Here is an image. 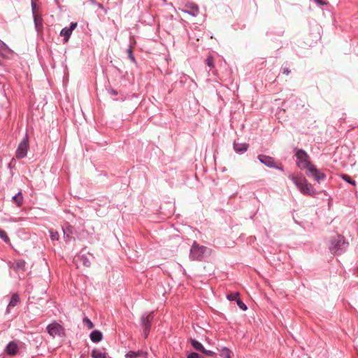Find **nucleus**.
<instances>
[{"instance_id": "obj_1", "label": "nucleus", "mask_w": 358, "mask_h": 358, "mask_svg": "<svg viewBox=\"0 0 358 358\" xmlns=\"http://www.w3.org/2000/svg\"><path fill=\"white\" fill-rule=\"evenodd\" d=\"M297 159L296 164L301 169H307L309 175L313 176L315 179L319 182L325 178V175L321 173L317 168L311 164L310 158L308 154L303 150H298L296 152Z\"/></svg>"}, {"instance_id": "obj_2", "label": "nucleus", "mask_w": 358, "mask_h": 358, "mask_svg": "<svg viewBox=\"0 0 358 358\" xmlns=\"http://www.w3.org/2000/svg\"><path fill=\"white\" fill-rule=\"evenodd\" d=\"M289 178L297 186L301 193L307 195H313L315 190L310 183L301 174L292 175Z\"/></svg>"}, {"instance_id": "obj_3", "label": "nucleus", "mask_w": 358, "mask_h": 358, "mask_svg": "<svg viewBox=\"0 0 358 358\" xmlns=\"http://www.w3.org/2000/svg\"><path fill=\"white\" fill-rule=\"evenodd\" d=\"M212 250L203 245H200L194 241L189 252V258L192 261H201L206 256L210 255Z\"/></svg>"}, {"instance_id": "obj_4", "label": "nucleus", "mask_w": 358, "mask_h": 358, "mask_svg": "<svg viewBox=\"0 0 358 358\" xmlns=\"http://www.w3.org/2000/svg\"><path fill=\"white\" fill-rule=\"evenodd\" d=\"M29 149V138L26 135L22 141L19 143L18 147L15 152V157L17 159H22L27 156V151Z\"/></svg>"}, {"instance_id": "obj_5", "label": "nucleus", "mask_w": 358, "mask_h": 358, "mask_svg": "<svg viewBox=\"0 0 358 358\" xmlns=\"http://www.w3.org/2000/svg\"><path fill=\"white\" fill-rule=\"evenodd\" d=\"M48 334L52 337H63L64 336V329L58 323L53 322L47 327Z\"/></svg>"}, {"instance_id": "obj_6", "label": "nucleus", "mask_w": 358, "mask_h": 358, "mask_svg": "<svg viewBox=\"0 0 358 358\" xmlns=\"http://www.w3.org/2000/svg\"><path fill=\"white\" fill-rule=\"evenodd\" d=\"M344 244V238L341 236H336L331 239L329 248L332 252H336L338 250L342 249Z\"/></svg>"}, {"instance_id": "obj_7", "label": "nucleus", "mask_w": 358, "mask_h": 358, "mask_svg": "<svg viewBox=\"0 0 358 358\" xmlns=\"http://www.w3.org/2000/svg\"><path fill=\"white\" fill-rule=\"evenodd\" d=\"M189 341H190V343H191L192 347L196 350L200 351L202 353H203L204 355H206L207 356H210V357H213L215 355V352H213L210 350H206L203 348L202 344L201 343H199V341H196L195 339L191 338Z\"/></svg>"}, {"instance_id": "obj_8", "label": "nucleus", "mask_w": 358, "mask_h": 358, "mask_svg": "<svg viewBox=\"0 0 358 358\" xmlns=\"http://www.w3.org/2000/svg\"><path fill=\"white\" fill-rule=\"evenodd\" d=\"M76 27L77 22H71L70 27H65L62 29V30L60 32V35L62 36H64V42H67L69 41L72 31L76 28Z\"/></svg>"}, {"instance_id": "obj_9", "label": "nucleus", "mask_w": 358, "mask_h": 358, "mask_svg": "<svg viewBox=\"0 0 358 358\" xmlns=\"http://www.w3.org/2000/svg\"><path fill=\"white\" fill-rule=\"evenodd\" d=\"M64 238L66 243L71 241L72 238L74 239L73 235L75 234V229L71 225H68L66 229H63Z\"/></svg>"}, {"instance_id": "obj_10", "label": "nucleus", "mask_w": 358, "mask_h": 358, "mask_svg": "<svg viewBox=\"0 0 358 358\" xmlns=\"http://www.w3.org/2000/svg\"><path fill=\"white\" fill-rule=\"evenodd\" d=\"M152 319H153L152 313L148 314L146 317H143V319H142V323H143V325L144 326V334H145V336H148Z\"/></svg>"}, {"instance_id": "obj_11", "label": "nucleus", "mask_w": 358, "mask_h": 358, "mask_svg": "<svg viewBox=\"0 0 358 358\" xmlns=\"http://www.w3.org/2000/svg\"><path fill=\"white\" fill-rule=\"evenodd\" d=\"M184 11L192 16H196L199 13V7L194 3H188L185 5Z\"/></svg>"}, {"instance_id": "obj_12", "label": "nucleus", "mask_w": 358, "mask_h": 358, "mask_svg": "<svg viewBox=\"0 0 358 358\" xmlns=\"http://www.w3.org/2000/svg\"><path fill=\"white\" fill-rule=\"evenodd\" d=\"M259 160L266 166L268 167H275V162L274 159L269 156L264 155H259L258 156Z\"/></svg>"}, {"instance_id": "obj_13", "label": "nucleus", "mask_w": 358, "mask_h": 358, "mask_svg": "<svg viewBox=\"0 0 358 358\" xmlns=\"http://www.w3.org/2000/svg\"><path fill=\"white\" fill-rule=\"evenodd\" d=\"M5 351L8 355L11 356L17 355L18 352L17 343L14 341L10 342L6 346Z\"/></svg>"}, {"instance_id": "obj_14", "label": "nucleus", "mask_w": 358, "mask_h": 358, "mask_svg": "<svg viewBox=\"0 0 358 358\" xmlns=\"http://www.w3.org/2000/svg\"><path fill=\"white\" fill-rule=\"evenodd\" d=\"M103 336L101 331L94 330L90 334V339L94 343L99 342L102 340Z\"/></svg>"}, {"instance_id": "obj_15", "label": "nucleus", "mask_w": 358, "mask_h": 358, "mask_svg": "<svg viewBox=\"0 0 358 358\" xmlns=\"http://www.w3.org/2000/svg\"><path fill=\"white\" fill-rule=\"evenodd\" d=\"M219 356L220 358H231L232 352L227 348H222L219 350Z\"/></svg>"}, {"instance_id": "obj_16", "label": "nucleus", "mask_w": 358, "mask_h": 358, "mask_svg": "<svg viewBox=\"0 0 358 358\" xmlns=\"http://www.w3.org/2000/svg\"><path fill=\"white\" fill-rule=\"evenodd\" d=\"M13 268L17 271H24L25 270V262L23 260H18L13 263Z\"/></svg>"}, {"instance_id": "obj_17", "label": "nucleus", "mask_w": 358, "mask_h": 358, "mask_svg": "<svg viewBox=\"0 0 358 358\" xmlns=\"http://www.w3.org/2000/svg\"><path fill=\"white\" fill-rule=\"evenodd\" d=\"M147 353L143 352V351L134 352L130 351L126 355V358H138L142 357L143 355H145Z\"/></svg>"}, {"instance_id": "obj_18", "label": "nucleus", "mask_w": 358, "mask_h": 358, "mask_svg": "<svg viewBox=\"0 0 358 358\" xmlns=\"http://www.w3.org/2000/svg\"><path fill=\"white\" fill-rule=\"evenodd\" d=\"M92 357L93 358H106L107 354L101 352L100 350L94 349L92 352Z\"/></svg>"}, {"instance_id": "obj_19", "label": "nucleus", "mask_w": 358, "mask_h": 358, "mask_svg": "<svg viewBox=\"0 0 358 358\" xmlns=\"http://www.w3.org/2000/svg\"><path fill=\"white\" fill-rule=\"evenodd\" d=\"M20 301V297L17 294H13L11 299L8 303V308L15 307Z\"/></svg>"}, {"instance_id": "obj_20", "label": "nucleus", "mask_w": 358, "mask_h": 358, "mask_svg": "<svg viewBox=\"0 0 358 358\" xmlns=\"http://www.w3.org/2000/svg\"><path fill=\"white\" fill-rule=\"evenodd\" d=\"M13 201L17 205V206H21L23 203V196L21 192H19L16 195L13 197Z\"/></svg>"}, {"instance_id": "obj_21", "label": "nucleus", "mask_w": 358, "mask_h": 358, "mask_svg": "<svg viewBox=\"0 0 358 358\" xmlns=\"http://www.w3.org/2000/svg\"><path fill=\"white\" fill-rule=\"evenodd\" d=\"M234 149L236 152H243L247 150L248 145L246 144H234Z\"/></svg>"}, {"instance_id": "obj_22", "label": "nucleus", "mask_w": 358, "mask_h": 358, "mask_svg": "<svg viewBox=\"0 0 358 358\" xmlns=\"http://www.w3.org/2000/svg\"><path fill=\"white\" fill-rule=\"evenodd\" d=\"M50 234L52 241H58L59 239V234L57 231L50 229Z\"/></svg>"}, {"instance_id": "obj_23", "label": "nucleus", "mask_w": 358, "mask_h": 358, "mask_svg": "<svg viewBox=\"0 0 358 358\" xmlns=\"http://www.w3.org/2000/svg\"><path fill=\"white\" fill-rule=\"evenodd\" d=\"M341 178L345 181H346L347 182L351 184L352 185H354V186L356 185V182L354 180H352L349 176H348L346 174H343V175H341Z\"/></svg>"}, {"instance_id": "obj_24", "label": "nucleus", "mask_w": 358, "mask_h": 358, "mask_svg": "<svg viewBox=\"0 0 358 358\" xmlns=\"http://www.w3.org/2000/svg\"><path fill=\"white\" fill-rule=\"evenodd\" d=\"M227 299L229 301H237V300L239 299V293L238 292L231 293V294L227 295Z\"/></svg>"}, {"instance_id": "obj_25", "label": "nucleus", "mask_w": 358, "mask_h": 358, "mask_svg": "<svg viewBox=\"0 0 358 358\" xmlns=\"http://www.w3.org/2000/svg\"><path fill=\"white\" fill-rule=\"evenodd\" d=\"M83 323L85 325L87 326V327L89 329H91L94 327V324L92 322V321L88 318V317H84L83 318Z\"/></svg>"}, {"instance_id": "obj_26", "label": "nucleus", "mask_w": 358, "mask_h": 358, "mask_svg": "<svg viewBox=\"0 0 358 358\" xmlns=\"http://www.w3.org/2000/svg\"><path fill=\"white\" fill-rule=\"evenodd\" d=\"M0 238L3 239L6 243H8L10 241V239L6 231L2 229H0Z\"/></svg>"}, {"instance_id": "obj_27", "label": "nucleus", "mask_w": 358, "mask_h": 358, "mask_svg": "<svg viewBox=\"0 0 358 358\" xmlns=\"http://www.w3.org/2000/svg\"><path fill=\"white\" fill-rule=\"evenodd\" d=\"M80 261L82 262L83 263V265L86 266V267H90V262L87 259V258L85 256H81L80 257Z\"/></svg>"}, {"instance_id": "obj_28", "label": "nucleus", "mask_w": 358, "mask_h": 358, "mask_svg": "<svg viewBox=\"0 0 358 358\" xmlns=\"http://www.w3.org/2000/svg\"><path fill=\"white\" fill-rule=\"evenodd\" d=\"M206 64L210 67H214V61L211 55L208 56L206 60Z\"/></svg>"}, {"instance_id": "obj_29", "label": "nucleus", "mask_w": 358, "mask_h": 358, "mask_svg": "<svg viewBox=\"0 0 358 358\" xmlns=\"http://www.w3.org/2000/svg\"><path fill=\"white\" fill-rule=\"evenodd\" d=\"M236 303L241 309H242L243 310H247L246 305L240 299L238 300H237Z\"/></svg>"}, {"instance_id": "obj_30", "label": "nucleus", "mask_w": 358, "mask_h": 358, "mask_svg": "<svg viewBox=\"0 0 358 358\" xmlns=\"http://www.w3.org/2000/svg\"><path fill=\"white\" fill-rule=\"evenodd\" d=\"M7 48L6 45L0 40V51L6 50Z\"/></svg>"}, {"instance_id": "obj_31", "label": "nucleus", "mask_w": 358, "mask_h": 358, "mask_svg": "<svg viewBox=\"0 0 358 358\" xmlns=\"http://www.w3.org/2000/svg\"><path fill=\"white\" fill-rule=\"evenodd\" d=\"M127 52H128V55H129V57L131 59V60H134V57L133 56V54H132V51L129 48L127 50Z\"/></svg>"}, {"instance_id": "obj_32", "label": "nucleus", "mask_w": 358, "mask_h": 358, "mask_svg": "<svg viewBox=\"0 0 358 358\" xmlns=\"http://www.w3.org/2000/svg\"><path fill=\"white\" fill-rule=\"evenodd\" d=\"M289 72H290V71L287 68H285L283 69V73L287 75V76L289 75Z\"/></svg>"}, {"instance_id": "obj_33", "label": "nucleus", "mask_w": 358, "mask_h": 358, "mask_svg": "<svg viewBox=\"0 0 358 358\" xmlns=\"http://www.w3.org/2000/svg\"><path fill=\"white\" fill-rule=\"evenodd\" d=\"M317 3L320 5H325L327 4L326 2H324L322 0H315Z\"/></svg>"}, {"instance_id": "obj_34", "label": "nucleus", "mask_w": 358, "mask_h": 358, "mask_svg": "<svg viewBox=\"0 0 358 358\" xmlns=\"http://www.w3.org/2000/svg\"><path fill=\"white\" fill-rule=\"evenodd\" d=\"M111 93L113 94V95H116L117 94V92L114 90H111Z\"/></svg>"}]
</instances>
